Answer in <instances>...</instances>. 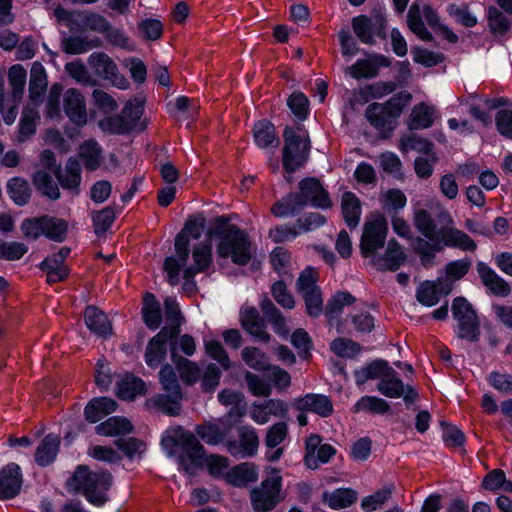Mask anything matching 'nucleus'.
Returning <instances> with one entry per match:
<instances>
[{
  "mask_svg": "<svg viewBox=\"0 0 512 512\" xmlns=\"http://www.w3.org/2000/svg\"><path fill=\"white\" fill-rule=\"evenodd\" d=\"M160 444L169 457H176L178 470L186 475L194 477L198 470L204 469L207 451L191 431L182 426L167 430Z\"/></svg>",
  "mask_w": 512,
  "mask_h": 512,
  "instance_id": "nucleus-1",
  "label": "nucleus"
},
{
  "mask_svg": "<svg viewBox=\"0 0 512 512\" xmlns=\"http://www.w3.org/2000/svg\"><path fill=\"white\" fill-rule=\"evenodd\" d=\"M206 235L210 239H219L216 246L218 257L231 258L239 266H245L251 261L252 242L248 233L236 224H231L226 216H216Z\"/></svg>",
  "mask_w": 512,
  "mask_h": 512,
  "instance_id": "nucleus-2",
  "label": "nucleus"
},
{
  "mask_svg": "<svg viewBox=\"0 0 512 512\" xmlns=\"http://www.w3.org/2000/svg\"><path fill=\"white\" fill-rule=\"evenodd\" d=\"M298 189V192H289L272 205L271 212L275 217L296 216L307 206L327 210L333 205L328 190L317 177L302 178Z\"/></svg>",
  "mask_w": 512,
  "mask_h": 512,
  "instance_id": "nucleus-3",
  "label": "nucleus"
},
{
  "mask_svg": "<svg viewBox=\"0 0 512 512\" xmlns=\"http://www.w3.org/2000/svg\"><path fill=\"white\" fill-rule=\"evenodd\" d=\"M113 476L108 470L98 472L90 470L87 465H78L67 485L72 486L76 492L84 495L85 499L96 507L104 506L109 497L107 491L111 488Z\"/></svg>",
  "mask_w": 512,
  "mask_h": 512,
  "instance_id": "nucleus-4",
  "label": "nucleus"
},
{
  "mask_svg": "<svg viewBox=\"0 0 512 512\" xmlns=\"http://www.w3.org/2000/svg\"><path fill=\"white\" fill-rule=\"evenodd\" d=\"M23 238L28 242L37 241L45 237L50 241L62 243L68 233V222L62 218L43 214L26 217L20 224Z\"/></svg>",
  "mask_w": 512,
  "mask_h": 512,
  "instance_id": "nucleus-5",
  "label": "nucleus"
},
{
  "mask_svg": "<svg viewBox=\"0 0 512 512\" xmlns=\"http://www.w3.org/2000/svg\"><path fill=\"white\" fill-rule=\"evenodd\" d=\"M229 466L227 457L219 454H208L206 452L205 467L208 474L218 479L224 477L225 481L237 488L245 487L248 483L258 480L257 468L249 463H240L233 466L225 475L223 471Z\"/></svg>",
  "mask_w": 512,
  "mask_h": 512,
  "instance_id": "nucleus-6",
  "label": "nucleus"
},
{
  "mask_svg": "<svg viewBox=\"0 0 512 512\" xmlns=\"http://www.w3.org/2000/svg\"><path fill=\"white\" fill-rule=\"evenodd\" d=\"M270 470L272 475L264 478L260 485L250 492V502L255 512H270L285 499L280 469L271 467Z\"/></svg>",
  "mask_w": 512,
  "mask_h": 512,
  "instance_id": "nucleus-7",
  "label": "nucleus"
},
{
  "mask_svg": "<svg viewBox=\"0 0 512 512\" xmlns=\"http://www.w3.org/2000/svg\"><path fill=\"white\" fill-rule=\"evenodd\" d=\"M284 146L282 149V167L291 175L302 168L309 160L311 141L309 136L303 139L293 128L286 125L283 130Z\"/></svg>",
  "mask_w": 512,
  "mask_h": 512,
  "instance_id": "nucleus-8",
  "label": "nucleus"
},
{
  "mask_svg": "<svg viewBox=\"0 0 512 512\" xmlns=\"http://www.w3.org/2000/svg\"><path fill=\"white\" fill-rule=\"evenodd\" d=\"M176 330L161 328L147 343L144 360L151 369L158 368L166 359L168 346L172 361L178 358V338Z\"/></svg>",
  "mask_w": 512,
  "mask_h": 512,
  "instance_id": "nucleus-9",
  "label": "nucleus"
},
{
  "mask_svg": "<svg viewBox=\"0 0 512 512\" xmlns=\"http://www.w3.org/2000/svg\"><path fill=\"white\" fill-rule=\"evenodd\" d=\"M452 316L458 322V337L469 342L480 339V320L472 304L463 296L455 297L451 306Z\"/></svg>",
  "mask_w": 512,
  "mask_h": 512,
  "instance_id": "nucleus-10",
  "label": "nucleus"
},
{
  "mask_svg": "<svg viewBox=\"0 0 512 512\" xmlns=\"http://www.w3.org/2000/svg\"><path fill=\"white\" fill-rule=\"evenodd\" d=\"M388 221L381 212H375L372 219L364 224L360 239V251L364 258H374L377 251L385 246Z\"/></svg>",
  "mask_w": 512,
  "mask_h": 512,
  "instance_id": "nucleus-11",
  "label": "nucleus"
},
{
  "mask_svg": "<svg viewBox=\"0 0 512 512\" xmlns=\"http://www.w3.org/2000/svg\"><path fill=\"white\" fill-rule=\"evenodd\" d=\"M423 17L433 30H437L443 25V23L440 22L438 12L430 4H424L421 9L420 5L417 3H412L408 10L407 25L420 40L433 42L434 36L425 26Z\"/></svg>",
  "mask_w": 512,
  "mask_h": 512,
  "instance_id": "nucleus-12",
  "label": "nucleus"
},
{
  "mask_svg": "<svg viewBox=\"0 0 512 512\" xmlns=\"http://www.w3.org/2000/svg\"><path fill=\"white\" fill-rule=\"evenodd\" d=\"M366 59H358L353 65L346 68V74L352 78L372 79L379 75L380 68H388L392 64L391 58L380 53L362 50Z\"/></svg>",
  "mask_w": 512,
  "mask_h": 512,
  "instance_id": "nucleus-13",
  "label": "nucleus"
},
{
  "mask_svg": "<svg viewBox=\"0 0 512 512\" xmlns=\"http://www.w3.org/2000/svg\"><path fill=\"white\" fill-rule=\"evenodd\" d=\"M88 64L94 74L110 81L120 89L128 87L127 79L119 73L116 63L104 52H93L88 58Z\"/></svg>",
  "mask_w": 512,
  "mask_h": 512,
  "instance_id": "nucleus-14",
  "label": "nucleus"
},
{
  "mask_svg": "<svg viewBox=\"0 0 512 512\" xmlns=\"http://www.w3.org/2000/svg\"><path fill=\"white\" fill-rule=\"evenodd\" d=\"M23 472L19 464L10 462L0 468V500L17 497L23 485Z\"/></svg>",
  "mask_w": 512,
  "mask_h": 512,
  "instance_id": "nucleus-15",
  "label": "nucleus"
},
{
  "mask_svg": "<svg viewBox=\"0 0 512 512\" xmlns=\"http://www.w3.org/2000/svg\"><path fill=\"white\" fill-rule=\"evenodd\" d=\"M84 323L87 329L102 340L112 337L113 325L108 315L95 305H87L83 313Z\"/></svg>",
  "mask_w": 512,
  "mask_h": 512,
  "instance_id": "nucleus-16",
  "label": "nucleus"
},
{
  "mask_svg": "<svg viewBox=\"0 0 512 512\" xmlns=\"http://www.w3.org/2000/svg\"><path fill=\"white\" fill-rule=\"evenodd\" d=\"M63 111L69 121L78 127L87 123L86 100L76 88H69L63 95Z\"/></svg>",
  "mask_w": 512,
  "mask_h": 512,
  "instance_id": "nucleus-17",
  "label": "nucleus"
},
{
  "mask_svg": "<svg viewBox=\"0 0 512 512\" xmlns=\"http://www.w3.org/2000/svg\"><path fill=\"white\" fill-rule=\"evenodd\" d=\"M293 406L300 412L317 414L327 418L333 414L334 408L331 399L325 394L306 393L294 399Z\"/></svg>",
  "mask_w": 512,
  "mask_h": 512,
  "instance_id": "nucleus-18",
  "label": "nucleus"
},
{
  "mask_svg": "<svg viewBox=\"0 0 512 512\" xmlns=\"http://www.w3.org/2000/svg\"><path fill=\"white\" fill-rule=\"evenodd\" d=\"M407 255L403 251L401 244L392 238L388 241L386 251L383 255H377L371 262L378 271L396 272L404 264Z\"/></svg>",
  "mask_w": 512,
  "mask_h": 512,
  "instance_id": "nucleus-19",
  "label": "nucleus"
},
{
  "mask_svg": "<svg viewBox=\"0 0 512 512\" xmlns=\"http://www.w3.org/2000/svg\"><path fill=\"white\" fill-rule=\"evenodd\" d=\"M476 270L482 284L489 289L491 294L498 297H507L510 295L511 287L509 283L498 275L487 263L478 261Z\"/></svg>",
  "mask_w": 512,
  "mask_h": 512,
  "instance_id": "nucleus-20",
  "label": "nucleus"
},
{
  "mask_svg": "<svg viewBox=\"0 0 512 512\" xmlns=\"http://www.w3.org/2000/svg\"><path fill=\"white\" fill-rule=\"evenodd\" d=\"M240 323L242 328L258 341L262 343H268L270 341L271 336L266 331L264 320L260 317L255 307H246L241 312Z\"/></svg>",
  "mask_w": 512,
  "mask_h": 512,
  "instance_id": "nucleus-21",
  "label": "nucleus"
},
{
  "mask_svg": "<svg viewBox=\"0 0 512 512\" xmlns=\"http://www.w3.org/2000/svg\"><path fill=\"white\" fill-rule=\"evenodd\" d=\"M252 136L255 146L259 149L277 148L280 144L276 127L267 118L254 122Z\"/></svg>",
  "mask_w": 512,
  "mask_h": 512,
  "instance_id": "nucleus-22",
  "label": "nucleus"
},
{
  "mask_svg": "<svg viewBox=\"0 0 512 512\" xmlns=\"http://www.w3.org/2000/svg\"><path fill=\"white\" fill-rule=\"evenodd\" d=\"M438 233L441 236L442 243L448 248H457L469 252H474L477 249L475 241L458 228L444 226L439 229Z\"/></svg>",
  "mask_w": 512,
  "mask_h": 512,
  "instance_id": "nucleus-23",
  "label": "nucleus"
},
{
  "mask_svg": "<svg viewBox=\"0 0 512 512\" xmlns=\"http://www.w3.org/2000/svg\"><path fill=\"white\" fill-rule=\"evenodd\" d=\"M118 407L116 400L101 396L92 398L84 408L85 420L89 423H97L107 415L115 412Z\"/></svg>",
  "mask_w": 512,
  "mask_h": 512,
  "instance_id": "nucleus-24",
  "label": "nucleus"
},
{
  "mask_svg": "<svg viewBox=\"0 0 512 512\" xmlns=\"http://www.w3.org/2000/svg\"><path fill=\"white\" fill-rule=\"evenodd\" d=\"M78 156L86 171L98 170L104 160L103 148L96 139H87L79 146Z\"/></svg>",
  "mask_w": 512,
  "mask_h": 512,
  "instance_id": "nucleus-25",
  "label": "nucleus"
},
{
  "mask_svg": "<svg viewBox=\"0 0 512 512\" xmlns=\"http://www.w3.org/2000/svg\"><path fill=\"white\" fill-rule=\"evenodd\" d=\"M60 439L57 435L49 433L43 437L34 454L35 463L39 467H47L53 464L60 450Z\"/></svg>",
  "mask_w": 512,
  "mask_h": 512,
  "instance_id": "nucleus-26",
  "label": "nucleus"
},
{
  "mask_svg": "<svg viewBox=\"0 0 512 512\" xmlns=\"http://www.w3.org/2000/svg\"><path fill=\"white\" fill-rule=\"evenodd\" d=\"M321 499L330 509H346L357 502L358 492L351 487H340L332 492L325 490Z\"/></svg>",
  "mask_w": 512,
  "mask_h": 512,
  "instance_id": "nucleus-27",
  "label": "nucleus"
},
{
  "mask_svg": "<svg viewBox=\"0 0 512 512\" xmlns=\"http://www.w3.org/2000/svg\"><path fill=\"white\" fill-rule=\"evenodd\" d=\"M195 436L209 446L223 443L230 433V426L221 427L212 422L205 421L195 426Z\"/></svg>",
  "mask_w": 512,
  "mask_h": 512,
  "instance_id": "nucleus-28",
  "label": "nucleus"
},
{
  "mask_svg": "<svg viewBox=\"0 0 512 512\" xmlns=\"http://www.w3.org/2000/svg\"><path fill=\"white\" fill-rule=\"evenodd\" d=\"M116 391L120 399L132 401L137 396H144L147 393V387L142 378L129 372L117 382Z\"/></svg>",
  "mask_w": 512,
  "mask_h": 512,
  "instance_id": "nucleus-29",
  "label": "nucleus"
},
{
  "mask_svg": "<svg viewBox=\"0 0 512 512\" xmlns=\"http://www.w3.org/2000/svg\"><path fill=\"white\" fill-rule=\"evenodd\" d=\"M141 315L144 324L149 330L155 331L161 326L163 320L161 305L156 296L151 292H146L143 297Z\"/></svg>",
  "mask_w": 512,
  "mask_h": 512,
  "instance_id": "nucleus-30",
  "label": "nucleus"
},
{
  "mask_svg": "<svg viewBox=\"0 0 512 512\" xmlns=\"http://www.w3.org/2000/svg\"><path fill=\"white\" fill-rule=\"evenodd\" d=\"M435 109L425 102L416 104L406 121L410 131L428 129L434 124Z\"/></svg>",
  "mask_w": 512,
  "mask_h": 512,
  "instance_id": "nucleus-31",
  "label": "nucleus"
},
{
  "mask_svg": "<svg viewBox=\"0 0 512 512\" xmlns=\"http://www.w3.org/2000/svg\"><path fill=\"white\" fill-rule=\"evenodd\" d=\"M365 118L380 133L381 138H388L394 130L381 103L373 102L369 104L365 110Z\"/></svg>",
  "mask_w": 512,
  "mask_h": 512,
  "instance_id": "nucleus-32",
  "label": "nucleus"
},
{
  "mask_svg": "<svg viewBox=\"0 0 512 512\" xmlns=\"http://www.w3.org/2000/svg\"><path fill=\"white\" fill-rule=\"evenodd\" d=\"M133 430V425L129 419L123 416H112L95 427L96 434L100 436H125Z\"/></svg>",
  "mask_w": 512,
  "mask_h": 512,
  "instance_id": "nucleus-33",
  "label": "nucleus"
},
{
  "mask_svg": "<svg viewBox=\"0 0 512 512\" xmlns=\"http://www.w3.org/2000/svg\"><path fill=\"white\" fill-rule=\"evenodd\" d=\"M81 172L79 161L70 157L66 162L65 174L62 173L60 167L55 171V176L63 189L78 190L82 180Z\"/></svg>",
  "mask_w": 512,
  "mask_h": 512,
  "instance_id": "nucleus-34",
  "label": "nucleus"
},
{
  "mask_svg": "<svg viewBox=\"0 0 512 512\" xmlns=\"http://www.w3.org/2000/svg\"><path fill=\"white\" fill-rule=\"evenodd\" d=\"M341 210L346 225L350 228H356L360 222L362 207L359 198L355 193L346 191L341 198Z\"/></svg>",
  "mask_w": 512,
  "mask_h": 512,
  "instance_id": "nucleus-35",
  "label": "nucleus"
},
{
  "mask_svg": "<svg viewBox=\"0 0 512 512\" xmlns=\"http://www.w3.org/2000/svg\"><path fill=\"white\" fill-rule=\"evenodd\" d=\"M6 190L15 205L23 207L29 203L32 191L26 179L17 176L10 178Z\"/></svg>",
  "mask_w": 512,
  "mask_h": 512,
  "instance_id": "nucleus-36",
  "label": "nucleus"
},
{
  "mask_svg": "<svg viewBox=\"0 0 512 512\" xmlns=\"http://www.w3.org/2000/svg\"><path fill=\"white\" fill-rule=\"evenodd\" d=\"M181 398L175 397L173 394H155L146 401L148 408H154L168 416H178L181 410Z\"/></svg>",
  "mask_w": 512,
  "mask_h": 512,
  "instance_id": "nucleus-37",
  "label": "nucleus"
},
{
  "mask_svg": "<svg viewBox=\"0 0 512 512\" xmlns=\"http://www.w3.org/2000/svg\"><path fill=\"white\" fill-rule=\"evenodd\" d=\"M400 149L402 151H417L421 154L429 156L430 158H433L434 162L438 161V156L434 151L433 142L428 138L421 137L416 134H411L405 138H402L400 141Z\"/></svg>",
  "mask_w": 512,
  "mask_h": 512,
  "instance_id": "nucleus-38",
  "label": "nucleus"
},
{
  "mask_svg": "<svg viewBox=\"0 0 512 512\" xmlns=\"http://www.w3.org/2000/svg\"><path fill=\"white\" fill-rule=\"evenodd\" d=\"M351 26L356 38L363 44L374 45L376 43L373 32V20L370 16L360 14L351 19Z\"/></svg>",
  "mask_w": 512,
  "mask_h": 512,
  "instance_id": "nucleus-39",
  "label": "nucleus"
},
{
  "mask_svg": "<svg viewBox=\"0 0 512 512\" xmlns=\"http://www.w3.org/2000/svg\"><path fill=\"white\" fill-rule=\"evenodd\" d=\"M32 182L36 190L51 200L60 198V190L52 176L45 170H36L32 175Z\"/></svg>",
  "mask_w": 512,
  "mask_h": 512,
  "instance_id": "nucleus-40",
  "label": "nucleus"
},
{
  "mask_svg": "<svg viewBox=\"0 0 512 512\" xmlns=\"http://www.w3.org/2000/svg\"><path fill=\"white\" fill-rule=\"evenodd\" d=\"M352 412H370L384 415L390 412V404L380 397L365 395L353 405Z\"/></svg>",
  "mask_w": 512,
  "mask_h": 512,
  "instance_id": "nucleus-41",
  "label": "nucleus"
},
{
  "mask_svg": "<svg viewBox=\"0 0 512 512\" xmlns=\"http://www.w3.org/2000/svg\"><path fill=\"white\" fill-rule=\"evenodd\" d=\"M413 223L417 231L427 240H435L439 235L436 221L426 209H419L414 214Z\"/></svg>",
  "mask_w": 512,
  "mask_h": 512,
  "instance_id": "nucleus-42",
  "label": "nucleus"
},
{
  "mask_svg": "<svg viewBox=\"0 0 512 512\" xmlns=\"http://www.w3.org/2000/svg\"><path fill=\"white\" fill-rule=\"evenodd\" d=\"M377 390L387 398H400L404 394L405 384L398 373L387 374L377 383Z\"/></svg>",
  "mask_w": 512,
  "mask_h": 512,
  "instance_id": "nucleus-43",
  "label": "nucleus"
},
{
  "mask_svg": "<svg viewBox=\"0 0 512 512\" xmlns=\"http://www.w3.org/2000/svg\"><path fill=\"white\" fill-rule=\"evenodd\" d=\"M242 458H251L256 455L259 447V438L251 426H242L238 430Z\"/></svg>",
  "mask_w": 512,
  "mask_h": 512,
  "instance_id": "nucleus-44",
  "label": "nucleus"
},
{
  "mask_svg": "<svg viewBox=\"0 0 512 512\" xmlns=\"http://www.w3.org/2000/svg\"><path fill=\"white\" fill-rule=\"evenodd\" d=\"M287 106L300 122L305 121L310 115V102L302 91L292 92L287 98Z\"/></svg>",
  "mask_w": 512,
  "mask_h": 512,
  "instance_id": "nucleus-45",
  "label": "nucleus"
},
{
  "mask_svg": "<svg viewBox=\"0 0 512 512\" xmlns=\"http://www.w3.org/2000/svg\"><path fill=\"white\" fill-rule=\"evenodd\" d=\"M439 424L443 430L442 440L446 448L456 449L464 447L466 436L459 427L445 420H441Z\"/></svg>",
  "mask_w": 512,
  "mask_h": 512,
  "instance_id": "nucleus-46",
  "label": "nucleus"
},
{
  "mask_svg": "<svg viewBox=\"0 0 512 512\" xmlns=\"http://www.w3.org/2000/svg\"><path fill=\"white\" fill-rule=\"evenodd\" d=\"M116 219V213L112 206H106L99 211L92 212L91 220L94 232L97 236L104 235Z\"/></svg>",
  "mask_w": 512,
  "mask_h": 512,
  "instance_id": "nucleus-47",
  "label": "nucleus"
},
{
  "mask_svg": "<svg viewBox=\"0 0 512 512\" xmlns=\"http://www.w3.org/2000/svg\"><path fill=\"white\" fill-rule=\"evenodd\" d=\"M207 220L203 212L191 214L187 217L182 229L178 232L190 240H198L206 229Z\"/></svg>",
  "mask_w": 512,
  "mask_h": 512,
  "instance_id": "nucleus-48",
  "label": "nucleus"
},
{
  "mask_svg": "<svg viewBox=\"0 0 512 512\" xmlns=\"http://www.w3.org/2000/svg\"><path fill=\"white\" fill-rule=\"evenodd\" d=\"M488 26L492 34L505 35L511 30V21L494 6L487 10Z\"/></svg>",
  "mask_w": 512,
  "mask_h": 512,
  "instance_id": "nucleus-49",
  "label": "nucleus"
},
{
  "mask_svg": "<svg viewBox=\"0 0 512 512\" xmlns=\"http://www.w3.org/2000/svg\"><path fill=\"white\" fill-rule=\"evenodd\" d=\"M159 381L166 392L173 394L175 397L182 398L181 386L174 368L169 363H165L161 366Z\"/></svg>",
  "mask_w": 512,
  "mask_h": 512,
  "instance_id": "nucleus-50",
  "label": "nucleus"
},
{
  "mask_svg": "<svg viewBox=\"0 0 512 512\" xmlns=\"http://www.w3.org/2000/svg\"><path fill=\"white\" fill-rule=\"evenodd\" d=\"M164 308L166 325L162 328H169L173 331L176 330L177 338H179L181 333V325L184 318L177 301L171 298L165 299Z\"/></svg>",
  "mask_w": 512,
  "mask_h": 512,
  "instance_id": "nucleus-51",
  "label": "nucleus"
},
{
  "mask_svg": "<svg viewBox=\"0 0 512 512\" xmlns=\"http://www.w3.org/2000/svg\"><path fill=\"white\" fill-rule=\"evenodd\" d=\"M241 356L247 366L254 370L267 371L269 368L266 354L257 347H245L241 352Z\"/></svg>",
  "mask_w": 512,
  "mask_h": 512,
  "instance_id": "nucleus-52",
  "label": "nucleus"
},
{
  "mask_svg": "<svg viewBox=\"0 0 512 512\" xmlns=\"http://www.w3.org/2000/svg\"><path fill=\"white\" fill-rule=\"evenodd\" d=\"M194 265L206 272L213 263V251L210 241L198 243L192 250Z\"/></svg>",
  "mask_w": 512,
  "mask_h": 512,
  "instance_id": "nucleus-53",
  "label": "nucleus"
},
{
  "mask_svg": "<svg viewBox=\"0 0 512 512\" xmlns=\"http://www.w3.org/2000/svg\"><path fill=\"white\" fill-rule=\"evenodd\" d=\"M413 60L417 64L431 68L445 61V55L440 52H434L420 46H414L411 50Z\"/></svg>",
  "mask_w": 512,
  "mask_h": 512,
  "instance_id": "nucleus-54",
  "label": "nucleus"
},
{
  "mask_svg": "<svg viewBox=\"0 0 512 512\" xmlns=\"http://www.w3.org/2000/svg\"><path fill=\"white\" fill-rule=\"evenodd\" d=\"M291 344L298 350L299 356L303 360L311 357V350L313 349V341L308 332L303 328L295 329L291 334Z\"/></svg>",
  "mask_w": 512,
  "mask_h": 512,
  "instance_id": "nucleus-55",
  "label": "nucleus"
},
{
  "mask_svg": "<svg viewBox=\"0 0 512 512\" xmlns=\"http://www.w3.org/2000/svg\"><path fill=\"white\" fill-rule=\"evenodd\" d=\"M330 349L338 357L353 358L361 352V345L352 339L338 337L331 342Z\"/></svg>",
  "mask_w": 512,
  "mask_h": 512,
  "instance_id": "nucleus-56",
  "label": "nucleus"
},
{
  "mask_svg": "<svg viewBox=\"0 0 512 512\" xmlns=\"http://www.w3.org/2000/svg\"><path fill=\"white\" fill-rule=\"evenodd\" d=\"M27 72L21 64H14L9 68L8 81L14 98H21L25 89Z\"/></svg>",
  "mask_w": 512,
  "mask_h": 512,
  "instance_id": "nucleus-57",
  "label": "nucleus"
},
{
  "mask_svg": "<svg viewBox=\"0 0 512 512\" xmlns=\"http://www.w3.org/2000/svg\"><path fill=\"white\" fill-rule=\"evenodd\" d=\"M137 26L142 38L146 41H157L164 32L163 23L156 18L142 19Z\"/></svg>",
  "mask_w": 512,
  "mask_h": 512,
  "instance_id": "nucleus-58",
  "label": "nucleus"
},
{
  "mask_svg": "<svg viewBox=\"0 0 512 512\" xmlns=\"http://www.w3.org/2000/svg\"><path fill=\"white\" fill-rule=\"evenodd\" d=\"M416 299L425 307L437 305L440 301L437 295V283L431 280L422 282L416 290Z\"/></svg>",
  "mask_w": 512,
  "mask_h": 512,
  "instance_id": "nucleus-59",
  "label": "nucleus"
},
{
  "mask_svg": "<svg viewBox=\"0 0 512 512\" xmlns=\"http://www.w3.org/2000/svg\"><path fill=\"white\" fill-rule=\"evenodd\" d=\"M245 381L248 387L249 392L256 397H268L270 396L272 389L271 383L269 379H264L254 374L252 372L247 371L245 373Z\"/></svg>",
  "mask_w": 512,
  "mask_h": 512,
  "instance_id": "nucleus-60",
  "label": "nucleus"
},
{
  "mask_svg": "<svg viewBox=\"0 0 512 512\" xmlns=\"http://www.w3.org/2000/svg\"><path fill=\"white\" fill-rule=\"evenodd\" d=\"M29 248L26 244L18 241L7 242L0 239V259L6 261L20 260Z\"/></svg>",
  "mask_w": 512,
  "mask_h": 512,
  "instance_id": "nucleus-61",
  "label": "nucleus"
},
{
  "mask_svg": "<svg viewBox=\"0 0 512 512\" xmlns=\"http://www.w3.org/2000/svg\"><path fill=\"white\" fill-rule=\"evenodd\" d=\"M447 13L466 28H472L478 23L477 17L470 12L469 6L466 4L459 6L455 3H450L447 6Z\"/></svg>",
  "mask_w": 512,
  "mask_h": 512,
  "instance_id": "nucleus-62",
  "label": "nucleus"
},
{
  "mask_svg": "<svg viewBox=\"0 0 512 512\" xmlns=\"http://www.w3.org/2000/svg\"><path fill=\"white\" fill-rule=\"evenodd\" d=\"M391 494V488L378 489L374 493L362 498L360 504L361 509L364 512L376 511L388 501V499L391 497Z\"/></svg>",
  "mask_w": 512,
  "mask_h": 512,
  "instance_id": "nucleus-63",
  "label": "nucleus"
},
{
  "mask_svg": "<svg viewBox=\"0 0 512 512\" xmlns=\"http://www.w3.org/2000/svg\"><path fill=\"white\" fill-rule=\"evenodd\" d=\"M337 37L341 48V54L344 58L350 59L362 52L363 49L358 47L357 40L348 28H341Z\"/></svg>",
  "mask_w": 512,
  "mask_h": 512,
  "instance_id": "nucleus-64",
  "label": "nucleus"
}]
</instances>
